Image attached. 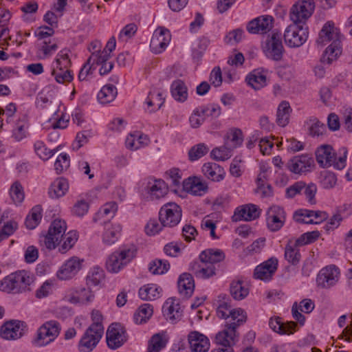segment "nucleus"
<instances>
[{
	"mask_svg": "<svg viewBox=\"0 0 352 352\" xmlns=\"http://www.w3.org/2000/svg\"><path fill=\"white\" fill-rule=\"evenodd\" d=\"M34 280L30 272L25 270L10 274L0 281V290L8 294H21L30 291Z\"/></svg>",
	"mask_w": 352,
	"mask_h": 352,
	"instance_id": "obj_4",
	"label": "nucleus"
},
{
	"mask_svg": "<svg viewBox=\"0 0 352 352\" xmlns=\"http://www.w3.org/2000/svg\"><path fill=\"white\" fill-rule=\"evenodd\" d=\"M292 108L287 101L281 102L277 109L276 123L282 127L285 126L289 122Z\"/></svg>",
	"mask_w": 352,
	"mask_h": 352,
	"instance_id": "obj_37",
	"label": "nucleus"
},
{
	"mask_svg": "<svg viewBox=\"0 0 352 352\" xmlns=\"http://www.w3.org/2000/svg\"><path fill=\"white\" fill-rule=\"evenodd\" d=\"M104 271L100 267H94L89 272L86 277V284L87 286H97L104 279Z\"/></svg>",
	"mask_w": 352,
	"mask_h": 352,
	"instance_id": "obj_43",
	"label": "nucleus"
},
{
	"mask_svg": "<svg viewBox=\"0 0 352 352\" xmlns=\"http://www.w3.org/2000/svg\"><path fill=\"white\" fill-rule=\"evenodd\" d=\"M267 54L274 60H280L283 54L284 47L280 33L273 32L266 43Z\"/></svg>",
	"mask_w": 352,
	"mask_h": 352,
	"instance_id": "obj_19",
	"label": "nucleus"
},
{
	"mask_svg": "<svg viewBox=\"0 0 352 352\" xmlns=\"http://www.w3.org/2000/svg\"><path fill=\"white\" fill-rule=\"evenodd\" d=\"M286 213L284 209L278 206H272L267 212V225L272 232L279 230L284 225Z\"/></svg>",
	"mask_w": 352,
	"mask_h": 352,
	"instance_id": "obj_15",
	"label": "nucleus"
},
{
	"mask_svg": "<svg viewBox=\"0 0 352 352\" xmlns=\"http://www.w3.org/2000/svg\"><path fill=\"white\" fill-rule=\"evenodd\" d=\"M260 215L259 208L254 204H247L237 208L232 216L233 221H252Z\"/></svg>",
	"mask_w": 352,
	"mask_h": 352,
	"instance_id": "obj_22",
	"label": "nucleus"
},
{
	"mask_svg": "<svg viewBox=\"0 0 352 352\" xmlns=\"http://www.w3.org/2000/svg\"><path fill=\"white\" fill-rule=\"evenodd\" d=\"M299 246L301 245L296 242V239H290L285 248V258L293 265H298L301 258Z\"/></svg>",
	"mask_w": 352,
	"mask_h": 352,
	"instance_id": "obj_31",
	"label": "nucleus"
},
{
	"mask_svg": "<svg viewBox=\"0 0 352 352\" xmlns=\"http://www.w3.org/2000/svg\"><path fill=\"white\" fill-rule=\"evenodd\" d=\"M162 310L164 316L172 322L179 319L182 315V309H181L179 301L173 298H168L165 302Z\"/></svg>",
	"mask_w": 352,
	"mask_h": 352,
	"instance_id": "obj_30",
	"label": "nucleus"
},
{
	"mask_svg": "<svg viewBox=\"0 0 352 352\" xmlns=\"http://www.w3.org/2000/svg\"><path fill=\"white\" fill-rule=\"evenodd\" d=\"M162 289L155 284H147L139 289V296L143 300H154L160 297Z\"/></svg>",
	"mask_w": 352,
	"mask_h": 352,
	"instance_id": "obj_35",
	"label": "nucleus"
},
{
	"mask_svg": "<svg viewBox=\"0 0 352 352\" xmlns=\"http://www.w3.org/2000/svg\"><path fill=\"white\" fill-rule=\"evenodd\" d=\"M224 258L225 254L221 250L206 249L200 253L199 260L190 263L189 270L197 278H209L216 274L214 264Z\"/></svg>",
	"mask_w": 352,
	"mask_h": 352,
	"instance_id": "obj_1",
	"label": "nucleus"
},
{
	"mask_svg": "<svg viewBox=\"0 0 352 352\" xmlns=\"http://www.w3.org/2000/svg\"><path fill=\"white\" fill-rule=\"evenodd\" d=\"M149 139L147 135L137 132L128 135L125 144L127 148L137 150L142 146L147 145Z\"/></svg>",
	"mask_w": 352,
	"mask_h": 352,
	"instance_id": "obj_36",
	"label": "nucleus"
},
{
	"mask_svg": "<svg viewBox=\"0 0 352 352\" xmlns=\"http://www.w3.org/2000/svg\"><path fill=\"white\" fill-rule=\"evenodd\" d=\"M230 292L234 300L244 299L249 294V289L241 280L232 281L230 284Z\"/></svg>",
	"mask_w": 352,
	"mask_h": 352,
	"instance_id": "obj_40",
	"label": "nucleus"
},
{
	"mask_svg": "<svg viewBox=\"0 0 352 352\" xmlns=\"http://www.w3.org/2000/svg\"><path fill=\"white\" fill-rule=\"evenodd\" d=\"M190 352H207L210 348L209 339L203 333L193 331L188 335Z\"/></svg>",
	"mask_w": 352,
	"mask_h": 352,
	"instance_id": "obj_17",
	"label": "nucleus"
},
{
	"mask_svg": "<svg viewBox=\"0 0 352 352\" xmlns=\"http://www.w3.org/2000/svg\"><path fill=\"white\" fill-rule=\"evenodd\" d=\"M110 57L111 54L107 52V50L93 52L88 58V62H90L94 67V65H101L108 61Z\"/></svg>",
	"mask_w": 352,
	"mask_h": 352,
	"instance_id": "obj_51",
	"label": "nucleus"
},
{
	"mask_svg": "<svg viewBox=\"0 0 352 352\" xmlns=\"http://www.w3.org/2000/svg\"><path fill=\"white\" fill-rule=\"evenodd\" d=\"M172 96L179 102H184L188 98V89L182 80H176L170 86Z\"/></svg>",
	"mask_w": 352,
	"mask_h": 352,
	"instance_id": "obj_38",
	"label": "nucleus"
},
{
	"mask_svg": "<svg viewBox=\"0 0 352 352\" xmlns=\"http://www.w3.org/2000/svg\"><path fill=\"white\" fill-rule=\"evenodd\" d=\"M138 28L135 23H129L126 25L120 32L118 39L126 41L131 38L137 32Z\"/></svg>",
	"mask_w": 352,
	"mask_h": 352,
	"instance_id": "obj_63",
	"label": "nucleus"
},
{
	"mask_svg": "<svg viewBox=\"0 0 352 352\" xmlns=\"http://www.w3.org/2000/svg\"><path fill=\"white\" fill-rule=\"evenodd\" d=\"M340 38L341 35L333 23L328 22L323 26L320 32L316 43L319 45H324L328 42L332 41V43L326 49L321 58V61L323 63L331 64L342 54Z\"/></svg>",
	"mask_w": 352,
	"mask_h": 352,
	"instance_id": "obj_2",
	"label": "nucleus"
},
{
	"mask_svg": "<svg viewBox=\"0 0 352 352\" xmlns=\"http://www.w3.org/2000/svg\"><path fill=\"white\" fill-rule=\"evenodd\" d=\"M223 300H219L217 308V316L220 318L227 319L229 318V314L231 312V305L225 300L226 296H223Z\"/></svg>",
	"mask_w": 352,
	"mask_h": 352,
	"instance_id": "obj_61",
	"label": "nucleus"
},
{
	"mask_svg": "<svg viewBox=\"0 0 352 352\" xmlns=\"http://www.w3.org/2000/svg\"><path fill=\"white\" fill-rule=\"evenodd\" d=\"M309 134L312 136H319L323 133L325 126L316 118H310L307 122Z\"/></svg>",
	"mask_w": 352,
	"mask_h": 352,
	"instance_id": "obj_54",
	"label": "nucleus"
},
{
	"mask_svg": "<svg viewBox=\"0 0 352 352\" xmlns=\"http://www.w3.org/2000/svg\"><path fill=\"white\" fill-rule=\"evenodd\" d=\"M52 75L54 76L55 80L58 83H64L70 82L73 79V76L69 69H58L53 67Z\"/></svg>",
	"mask_w": 352,
	"mask_h": 352,
	"instance_id": "obj_55",
	"label": "nucleus"
},
{
	"mask_svg": "<svg viewBox=\"0 0 352 352\" xmlns=\"http://www.w3.org/2000/svg\"><path fill=\"white\" fill-rule=\"evenodd\" d=\"M36 154L43 160H49L56 152L54 149H50L46 147L43 142L38 140L34 144Z\"/></svg>",
	"mask_w": 352,
	"mask_h": 352,
	"instance_id": "obj_47",
	"label": "nucleus"
},
{
	"mask_svg": "<svg viewBox=\"0 0 352 352\" xmlns=\"http://www.w3.org/2000/svg\"><path fill=\"white\" fill-rule=\"evenodd\" d=\"M166 340L160 333L153 335L148 343L147 352H160L166 346Z\"/></svg>",
	"mask_w": 352,
	"mask_h": 352,
	"instance_id": "obj_45",
	"label": "nucleus"
},
{
	"mask_svg": "<svg viewBox=\"0 0 352 352\" xmlns=\"http://www.w3.org/2000/svg\"><path fill=\"white\" fill-rule=\"evenodd\" d=\"M202 173L207 179L214 182L222 181L226 175L223 168L215 162L204 163Z\"/></svg>",
	"mask_w": 352,
	"mask_h": 352,
	"instance_id": "obj_24",
	"label": "nucleus"
},
{
	"mask_svg": "<svg viewBox=\"0 0 352 352\" xmlns=\"http://www.w3.org/2000/svg\"><path fill=\"white\" fill-rule=\"evenodd\" d=\"M121 226L118 223H105L102 241L107 245L116 243L120 235Z\"/></svg>",
	"mask_w": 352,
	"mask_h": 352,
	"instance_id": "obj_32",
	"label": "nucleus"
},
{
	"mask_svg": "<svg viewBox=\"0 0 352 352\" xmlns=\"http://www.w3.org/2000/svg\"><path fill=\"white\" fill-rule=\"evenodd\" d=\"M92 324L89 327V331H94L97 333H104V327L102 324V316L100 311L93 310L91 312Z\"/></svg>",
	"mask_w": 352,
	"mask_h": 352,
	"instance_id": "obj_50",
	"label": "nucleus"
},
{
	"mask_svg": "<svg viewBox=\"0 0 352 352\" xmlns=\"http://www.w3.org/2000/svg\"><path fill=\"white\" fill-rule=\"evenodd\" d=\"M58 49V45L56 43L48 45L46 41L43 43L40 47L38 57L39 59H45L52 56Z\"/></svg>",
	"mask_w": 352,
	"mask_h": 352,
	"instance_id": "obj_58",
	"label": "nucleus"
},
{
	"mask_svg": "<svg viewBox=\"0 0 352 352\" xmlns=\"http://www.w3.org/2000/svg\"><path fill=\"white\" fill-rule=\"evenodd\" d=\"M277 267L278 259L270 258L255 268L254 276L256 279L268 280L276 271Z\"/></svg>",
	"mask_w": 352,
	"mask_h": 352,
	"instance_id": "obj_20",
	"label": "nucleus"
},
{
	"mask_svg": "<svg viewBox=\"0 0 352 352\" xmlns=\"http://www.w3.org/2000/svg\"><path fill=\"white\" fill-rule=\"evenodd\" d=\"M248 84L254 89H260L266 84V76L261 72L254 71L246 78Z\"/></svg>",
	"mask_w": 352,
	"mask_h": 352,
	"instance_id": "obj_44",
	"label": "nucleus"
},
{
	"mask_svg": "<svg viewBox=\"0 0 352 352\" xmlns=\"http://www.w3.org/2000/svg\"><path fill=\"white\" fill-rule=\"evenodd\" d=\"M69 157L66 153H61L54 163V168L57 174L62 173L69 167Z\"/></svg>",
	"mask_w": 352,
	"mask_h": 352,
	"instance_id": "obj_57",
	"label": "nucleus"
},
{
	"mask_svg": "<svg viewBox=\"0 0 352 352\" xmlns=\"http://www.w3.org/2000/svg\"><path fill=\"white\" fill-rule=\"evenodd\" d=\"M117 94V89L114 85H106L102 87L97 98L100 103L108 104L114 100Z\"/></svg>",
	"mask_w": 352,
	"mask_h": 352,
	"instance_id": "obj_39",
	"label": "nucleus"
},
{
	"mask_svg": "<svg viewBox=\"0 0 352 352\" xmlns=\"http://www.w3.org/2000/svg\"><path fill=\"white\" fill-rule=\"evenodd\" d=\"M177 285L180 295L184 298H190L195 289V283L192 276L189 273L182 274L179 278Z\"/></svg>",
	"mask_w": 352,
	"mask_h": 352,
	"instance_id": "obj_28",
	"label": "nucleus"
},
{
	"mask_svg": "<svg viewBox=\"0 0 352 352\" xmlns=\"http://www.w3.org/2000/svg\"><path fill=\"white\" fill-rule=\"evenodd\" d=\"M315 8L313 0L298 1L291 8L290 19L294 23L305 25L306 21L311 16Z\"/></svg>",
	"mask_w": 352,
	"mask_h": 352,
	"instance_id": "obj_9",
	"label": "nucleus"
},
{
	"mask_svg": "<svg viewBox=\"0 0 352 352\" xmlns=\"http://www.w3.org/2000/svg\"><path fill=\"white\" fill-rule=\"evenodd\" d=\"M69 50H63L60 51L56 58L55 63L53 64V67L58 69H68L70 67L71 61L69 58Z\"/></svg>",
	"mask_w": 352,
	"mask_h": 352,
	"instance_id": "obj_48",
	"label": "nucleus"
},
{
	"mask_svg": "<svg viewBox=\"0 0 352 352\" xmlns=\"http://www.w3.org/2000/svg\"><path fill=\"white\" fill-rule=\"evenodd\" d=\"M206 119L205 114L202 113L201 107L196 108L189 118L190 126L192 128L199 127Z\"/></svg>",
	"mask_w": 352,
	"mask_h": 352,
	"instance_id": "obj_56",
	"label": "nucleus"
},
{
	"mask_svg": "<svg viewBox=\"0 0 352 352\" xmlns=\"http://www.w3.org/2000/svg\"><path fill=\"white\" fill-rule=\"evenodd\" d=\"M10 194L12 199L16 204H21L25 197L23 188L19 182H15L11 186Z\"/></svg>",
	"mask_w": 352,
	"mask_h": 352,
	"instance_id": "obj_53",
	"label": "nucleus"
},
{
	"mask_svg": "<svg viewBox=\"0 0 352 352\" xmlns=\"http://www.w3.org/2000/svg\"><path fill=\"white\" fill-rule=\"evenodd\" d=\"M269 326L272 331L281 335L292 334L296 331L297 327L296 322L292 321L284 322L280 317L271 318Z\"/></svg>",
	"mask_w": 352,
	"mask_h": 352,
	"instance_id": "obj_27",
	"label": "nucleus"
},
{
	"mask_svg": "<svg viewBox=\"0 0 352 352\" xmlns=\"http://www.w3.org/2000/svg\"><path fill=\"white\" fill-rule=\"evenodd\" d=\"M210 156L217 161H226L231 157L232 150L225 146L217 147L212 150Z\"/></svg>",
	"mask_w": 352,
	"mask_h": 352,
	"instance_id": "obj_52",
	"label": "nucleus"
},
{
	"mask_svg": "<svg viewBox=\"0 0 352 352\" xmlns=\"http://www.w3.org/2000/svg\"><path fill=\"white\" fill-rule=\"evenodd\" d=\"M94 296V294L90 289V287H80L73 290L69 298V302L75 304H87L92 302Z\"/></svg>",
	"mask_w": 352,
	"mask_h": 352,
	"instance_id": "obj_29",
	"label": "nucleus"
},
{
	"mask_svg": "<svg viewBox=\"0 0 352 352\" xmlns=\"http://www.w3.org/2000/svg\"><path fill=\"white\" fill-rule=\"evenodd\" d=\"M229 317L232 320L227 324L225 329L219 332L215 337L218 344L223 346H230L237 340L236 329L246 322L247 316L243 309L238 308L232 309L229 314Z\"/></svg>",
	"mask_w": 352,
	"mask_h": 352,
	"instance_id": "obj_3",
	"label": "nucleus"
},
{
	"mask_svg": "<svg viewBox=\"0 0 352 352\" xmlns=\"http://www.w3.org/2000/svg\"><path fill=\"white\" fill-rule=\"evenodd\" d=\"M170 32L164 28H157L151 40L150 48L155 54H160L165 50L170 41Z\"/></svg>",
	"mask_w": 352,
	"mask_h": 352,
	"instance_id": "obj_14",
	"label": "nucleus"
},
{
	"mask_svg": "<svg viewBox=\"0 0 352 352\" xmlns=\"http://www.w3.org/2000/svg\"><path fill=\"white\" fill-rule=\"evenodd\" d=\"M89 205L84 199L78 200L72 208V214L78 216L82 217L87 213Z\"/></svg>",
	"mask_w": 352,
	"mask_h": 352,
	"instance_id": "obj_60",
	"label": "nucleus"
},
{
	"mask_svg": "<svg viewBox=\"0 0 352 352\" xmlns=\"http://www.w3.org/2000/svg\"><path fill=\"white\" fill-rule=\"evenodd\" d=\"M135 254L134 250L130 248L113 252L106 262L107 270L113 273L118 272L135 257Z\"/></svg>",
	"mask_w": 352,
	"mask_h": 352,
	"instance_id": "obj_10",
	"label": "nucleus"
},
{
	"mask_svg": "<svg viewBox=\"0 0 352 352\" xmlns=\"http://www.w3.org/2000/svg\"><path fill=\"white\" fill-rule=\"evenodd\" d=\"M169 267L170 264L167 261L156 259L150 263L148 270L153 274H163Z\"/></svg>",
	"mask_w": 352,
	"mask_h": 352,
	"instance_id": "obj_49",
	"label": "nucleus"
},
{
	"mask_svg": "<svg viewBox=\"0 0 352 352\" xmlns=\"http://www.w3.org/2000/svg\"><path fill=\"white\" fill-rule=\"evenodd\" d=\"M77 257L68 259L57 272V277L60 280H69L74 277L82 268V263Z\"/></svg>",
	"mask_w": 352,
	"mask_h": 352,
	"instance_id": "obj_16",
	"label": "nucleus"
},
{
	"mask_svg": "<svg viewBox=\"0 0 352 352\" xmlns=\"http://www.w3.org/2000/svg\"><path fill=\"white\" fill-rule=\"evenodd\" d=\"M340 274V270L336 266H327L319 272L316 278L317 285L320 288L329 289L338 282Z\"/></svg>",
	"mask_w": 352,
	"mask_h": 352,
	"instance_id": "obj_11",
	"label": "nucleus"
},
{
	"mask_svg": "<svg viewBox=\"0 0 352 352\" xmlns=\"http://www.w3.org/2000/svg\"><path fill=\"white\" fill-rule=\"evenodd\" d=\"M42 218V208L39 205L33 207L25 218V225L29 230L34 229Z\"/></svg>",
	"mask_w": 352,
	"mask_h": 352,
	"instance_id": "obj_41",
	"label": "nucleus"
},
{
	"mask_svg": "<svg viewBox=\"0 0 352 352\" xmlns=\"http://www.w3.org/2000/svg\"><path fill=\"white\" fill-rule=\"evenodd\" d=\"M67 229L66 222L61 219L54 220L46 234L40 237V243L48 250H54L60 243Z\"/></svg>",
	"mask_w": 352,
	"mask_h": 352,
	"instance_id": "obj_5",
	"label": "nucleus"
},
{
	"mask_svg": "<svg viewBox=\"0 0 352 352\" xmlns=\"http://www.w3.org/2000/svg\"><path fill=\"white\" fill-rule=\"evenodd\" d=\"M25 324L19 320H10L4 323L0 329V336L3 339L11 340L20 338L24 334Z\"/></svg>",
	"mask_w": 352,
	"mask_h": 352,
	"instance_id": "obj_13",
	"label": "nucleus"
},
{
	"mask_svg": "<svg viewBox=\"0 0 352 352\" xmlns=\"http://www.w3.org/2000/svg\"><path fill=\"white\" fill-rule=\"evenodd\" d=\"M201 111L205 114L206 118H217L221 113V107L218 104H212L206 106H201Z\"/></svg>",
	"mask_w": 352,
	"mask_h": 352,
	"instance_id": "obj_62",
	"label": "nucleus"
},
{
	"mask_svg": "<svg viewBox=\"0 0 352 352\" xmlns=\"http://www.w3.org/2000/svg\"><path fill=\"white\" fill-rule=\"evenodd\" d=\"M317 192V186L314 183H309L306 185L305 183V188H303V192L306 196L308 202L310 204H315L316 203L315 196Z\"/></svg>",
	"mask_w": 352,
	"mask_h": 352,
	"instance_id": "obj_64",
	"label": "nucleus"
},
{
	"mask_svg": "<svg viewBox=\"0 0 352 352\" xmlns=\"http://www.w3.org/2000/svg\"><path fill=\"white\" fill-rule=\"evenodd\" d=\"M60 330V324L56 320H50L45 322L38 329L36 336L33 340L34 344L38 346L48 344L58 336Z\"/></svg>",
	"mask_w": 352,
	"mask_h": 352,
	"instance_id": "obj_7",
	"label": "nucleus"
},
{
	"mask_svg": "<svg viewBox=\"0 0 352 352\" xmlns=\"http://www.w3.org/2000/svg\"><path fill=\"white\" fill-rule=\"evenodd\" d=\"M314 166V159L309 155L295 156L289 160L285 165L289 171L295 174H301L310 171Z\"/></svg>",
	"mask_w": 352,
	"mask_h": 352,
	"instance_id": "obj_12",
	"label": "nucleus"
},
{
	"mask_svg": "<svg viewBox=\"0 0 352 352\" xmlns=\"http://www.w3.org/2000/svg\"><path fill=\"white\" fill-rule=\"evenodd\" d=\"M102 333L87 329L80 340L78 349L80 352H91L97 346L102 337Z\"/></svg>",
	"mask_w": 352,
	"mask_h": 352,
	"instance_id": "obj_23",
	"label": "nucleus"
},
{
	"mask_svg": "<svg viewBox=\"0 0 352 352\" xmlns=\"http://www.w3.org/2000/svg\"><path fill=\"white\" fill-rule=\"evenodd\" d=\"M316 157L320 166L327 168L333 165L335 153L330 145H322L316 150Z\"/></svg>",
	"mask_w": 352,
	"mask_h": 352,
	"instance_id": "obj_25",
	"label": "nucleus"
},
{
	"mask_svg": "<svg viewBox=\"0 0 352 352\" xmlns=\"http://www.w3.org/2000/svg\"><path fill=\"white\" fill-rule=\"evenodd\" d=\"M210 148L204 143H199L192 146L188 151V157L190 161H195L206 155Z\"/></svg>",
	"mask_w": 352,
	"mask_h": 352,
	"instance_id": "obj_46",
	"label": "nucleus"
},
{
	"mask_svg": "<svg viewBox=\"0 0 352 352\" xmlns=\"http://www.w3.org/2000/svg\"><path fill=\"white\" fill-rule=\"evenodd\" d=\"M153 306L146 303L141 305L135 311L133 316L134 321L136 324L145 323L153 315Z\"/></svg>",
	"mask_w": 352,
	"mask_h": 352,
	"instance_id": "obj_42",
	"label": "nucleus"
},
{
	"mask_svg": "<svg viewBox=\"0 0 352 352\" xmlns=\"http://www.w3.org/2000/svg\"><path fill=\"white\" fill-rule=\"evenodd\" d=\"M337 178L331 172H324L321 174L320 184L322 188L326 189L332 188L336 184Z\"/></svg>",
	"mask_w": 352,
	"mask_h": 352,
	"instance_id": "obj_59",
	"label": "nucleus"
},
{
	"mask_svg": "<svg viewBox=\"0 0 352 352\" xmlns=\"http://www.w3.org/2000/svg\"><path fill=\"white\" fill-rule=\"evenodd\" d=\"M273 18L265 16L256 18L247 25V30L251 34H265L272 28Z\"/></svg>",
	"mask_w": 352,
	"mask_h": 352,
	"instance_id": "obj_21",
	"label": "nucleus"
},
{
	"mask_svg": "<svg viewBox=\"0 0 352 352\" xmlns=\"http://www.w3.org/2000/svg\"><path fill=\"white\" fill-rule=\"evenodd\" d=\"M68 189V181L65 178L59 177L51 184L48 194L51 198L57 199L64 196Z\"/></svg>",
	"mask_w": 352,
	"mask_h": 352,
	"instance_id": "obj_34",
	"label": "nucleus"
},
{
	"mask_svg": "<svg viewBox=\"0 0 352 352\" xmlns=\"http://www.w3.org/2000/svg\"><path fill=\"white\" fill-rule=\"evenodd\" d=\"M308 34L307 26L294 23L285 31V42L290 47H298L305 43Z\"/></svg>",
	"mask_w": 352,
	"mask_h": 352,
	"instance_id": "obj_6",
	"label": "nucleus"
},
{
	"mask_svg": "<svg viewBox=\"0 0 352 352\" xmlns=\"http://www.w3.org/2000/svg\"><path fill=\"white\" fill-rule=\"evenodd\" d=\"M168 192V188L162 179L149 182L147 185V198L151 201H157L164 197Z\"/></svg>",
	"mask_w": 352,
	"mask_h": 352,
	"instance_id": "obj_26",
	"label": "nucleus"
},
{
	"mask_svg": "<svg viewBox=\"0 0 352 352\" xmlns=\"http://www.w3.org/2000/svg\"><path fill=\"white\" fill-rule=\"evenodd\" d=\"M182 209L174 202L164 204L160 210L159 219L164 227H174L181 221Z\"/></svg>",
	"mask_w": 352,
	"mask_h": 352,
	"instance_id": "obj_8",
	"label": "nucleus"
},
{
	"mask_svg": "<svg viewBox=\"0 0 352 352\" xmlns=\"http://www.w3.org/2000/svg\"><path fill=\"white\" fill-rule=\"evenodd\" d=\"M183 186L185 190L194 195H201L207 190V185L197 177H189L183 182Z\"/></svg>",
	"mask_w": 352,
	"mask_h": 352,
	"instance_id": "obj_33",
	"label": "nucleus"
},
{
	"mask_svg": "<svg viewBox=\"0 0 352 352\" xmlns=\"http://www.w3.org/2000/svg\"><path fill=\"white\" fill-rule=\"evenodd\" d=\"M106 339L108 346L116 349L124 344L127 338L122 327L110 326L107 331Z\"/></svg>",
	"mask_w": 352,
	"mask_h": 352,
	"instance_id": "obj_18",
	"label": "nucleus"
}]
</instances>
